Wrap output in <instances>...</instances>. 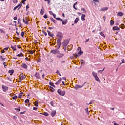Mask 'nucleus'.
Instances as JSON below:
<instances>
[{
    "label": "nucleus",
    "instance_id": "obj_60",
    "mask_svg": "<svg viewBox=\"0 0 125 125\" xmlns=\"http://www.w3.org/2000/svg\"><path fill=\"white\" fill-rule=\"evenodd\" d=\"M13 118L14 120H16V119H17V118L16 116H14L13 117Z\"/></svg>",
    "mask_w": 125,
    "mask_h": 125
},
{
    "label": "nucleus",
    "instance_id": "obj_39",
    "mask_svg": "<svg viewBox=\"0 0 125 125\" xmlns=\"http://www.w3.org/2000/svg\"><path fill=\"white\" fill-rule=\"evenodd\" d=\"M50 105L52 106V107H54V104H53V101H51L50 102Z\"/></svg>",
    "mask_w": 125,
    "mask_h": 125
},
{
    "label": "nucleus",
    "instance_id": "obj_38",
    "mask_svg": "<svg viewBox=\"0 0 125 125\" xmlns=\"http://www.w3.org/2000/svg\"><path fill=\"white\" fill-rule=\"evenodd\" d=\"M12 98H13V99L14 100H15L17 99V96L15 95L14 97H13Z\"/></svg>",
    "mask_w": 125,
    "mask_h": 125
},
{
    "label": "nucleus",
    "instance_id": "obj_41",
    "mask_svg": "<svg viewBox=\"0 0 125 125\" xmlns=\"http://www.w3.org/2000/svg\"><path fill=\"white\" fill-rule=\"evenodd\" d=\"M18 98H22V94H21V93L19 94Z\"/></svg>",
    "mask_w": 125,
    "mask_h": 125
},
{
    "label": "nucleus",
    "instance_id": "obj_50",
    "mask_svg": "<svg viewBox=\"0 0 125 125\" xmlns=\"http://www.w3.org/2000/svg\"><path fill=\"white\" fill-rule=\"evenodd\" d=\"M105 70V68H103V69L102 70H99L98 72L99 73H101V72H103V71Z\"/></svg>",
    "mask_w": 125,
    "mask_h": 125
},
{
    "label": "nucleus",
    "instance_id": "obj_7",
    "mask_svg": "<svg viewBox=\"0 0 125 125\" xmlns=\"http://www.w3.org/2000/svg\"><path fill=\"white\" fill-rule=\"evenodd\" d=\"M21 7H22V4H19L14 8L13 10H16L17 8H18V10H19V9L21 8Z\"/></svg>",
    "mask_w": 125,
    "mask_h": 125
},
{
    "label": "nucleus",
    "instance_id": "obj_62",
    "mask_svg": "<svg viewBox=\"0 0 125 125\" xmlns=\"http://www.w3.org/2000/svg\"><path fill=\"white\" fill-rule=\"evenodd\" d=\"M61 81H62V79L61 78L58 81L60 83V82H61Z\"/></svg>",
    "mask_w": 125,
    "mask_h": 125
},
{
    "label": "nucleus",
    "instance_id": "obj_51",
    "mask_svg": "<svg viewBox=\"0 0 125 125\" xmlns=\"http://www.w3.org/2000/svg\"><path fill=\"white\" fill-rule=\"evenodd\" d=\"M35 106V107H38V102H36L34 104Z\"/></svg>",
    "mask_w": 125,
    "mask_h": 125
},
{
    "label": "nucleus",
    "instance_id": "obj_28",
    "mask_svg": "<svg viewBox=\"0 0 125 125\" xmlns=\"http://www.w3.org/2000/svg\"><path fill=\"white\" fill-rule=\"evenodd\" d=\"M79 22V19L78 18H76L75 20H74V24H77Z\"/></svg>",
    "mask_w": 125,
    "mask_h": 125
},
{
    "label": "nucleus",
    "instance_id": "obj_53",
    "mask_svg": "<svg viewBox=\"0 0 125 125\" xmlns=\"http://www.w3.org/2000/svg\"><path fill=\"white\" fill-rule=\"evenodd\" d=\"M52 15L54 17V18H56V15H55V14L52 13Z\"/></svg>",
    "mask_w": 125,
    "mask_h": 125
},
{
    "label": "nucleus",
    "instance_id": "obj_21",
    "mask_svg": "<svg viewBox=\"0 0 125 125\" xmlns=\"http://www.w3.org/2000/svg\"><path fill=\"white\" fill-rule=\"evenodd\" d=\"M9 74H11V76H12V74L14 73V70L13 69L10 70L8 71Z\"/></svg>",
    "mask_w": 125,
    "mask_h": 125
},
{
    "label": "nucleus",
    "instance_id": "obj_8",
    "mask_svg": "<svg viewBox=\"0 0 125 125\" xmlns=\"http://www.w3.org/2000/svg\"><path fill=\"white\" fill-rule=\"evenodd\" d=\"M82 54H83V51L80 50L78 52V54H73V55H74V56H76V57H78L79 56H80V55H82Z\"/></svg>",
    "mask_w": 125,
    "mask_h": 125
},
{
    "label": "nucleus",
    "instance_id": "obj_30",
    "mask_svg": "<svg viewBox=\"0 0 125 125\" xmlns=\"http://www.w3.org/2000/svg\"><path fill=\"white\" fill-rule=\"evenodd\" d=\"M85 111H86L87 115H89V112H88V108H85Z\"/></svg>",
    "mask_w": 125,
    "mask_h": 125
},
{
    "label": "nucleus",
    "instance_id": "obj_37",
    "mask_svg": "<svg viewBox=\"0 0 125 125\" xmlns=\"http://www.w3.org/2000/svg\"><path fill=\"white\" fill-rule=\"evenodd\" d=\"M30 101V100L27 99L25 100V103L27 104V103H29V102Z\"/></svg>",
    "mask_w": 125,
    "mask_h": 125
},
{
    "label": "nucleus",
    "instance_id": "obj_25",
    "mask_svg": "<svg viewBox=\"0 0 125 125\" xmlns=\"http://www.w3.org/2000/svg\"><path fill=\"white\" fill-rule=\"evenodd\" d=\"M94 78L95 80L97 81V82H99V83H100V79H99V78L98 77V76H97Z\"/></svg>",
    "mask_w": 125,
    "mask_h": 125
},
{
    "label": "nucleus",
    "instance_id": "obj_49",
    "mask_svg": "<svg viewBox=\"0 0 125 125\" xmlns=\"http://www.w3.org/2000/svg\"><path fill=\"white\" fill-rule=\"evenodd\" d=\"M3 65H4L5 68H6V67H7V65L6 64L5 62H3Z\"/></svg>",
    "mask_w": 125,
    "mask_h": 125
},
{
    "label": "nucleus",
    "instance_id": "obj_48",
    "mask_svg": "<svg viewBox=\"0 0 125 125\" xmlns=\"http://www.w3.org/2000/svg\"><path fill=\"white\" fill-rule=\"evenodd\" d=\"M43 17H44V18H45V19H47V15L45 14V15L43 16Z\"/></svg>",
    "mask_w": 125,
    "mask_h": 125
},
{
    "label": "nucleus",
    "instance_id": "obj_40",
    "mask_svg": "<svg viewBox=\"0 0 125 125\" xmlns=\"http://www.w3.org/2000/svg\"><path fill=\"white\" fill-rule=\"evenodd\" d=\"M44 1H47L48 4H50V0H44Z\"/></svg>",
    "mask_w": 125,
    "mask_h": 125
},
{
    "label": "nucleus",
    "instance_id": "obj_15",
    "mask_svg": "<svg viewBox=\"0 0 125 125\" xmlns=\"http://www.w3.org/2000/svg\"><path fill=\"white\" fill-rule=\"evenodd\" d=\"M57 37H58L59 38H62L63 39V35H62V33H61L58 32Z\"/></svg>",
    "mask_w": 125,
    "mask_h": 125
},
{
    "label": "nucleus",
    "instance_id": "obj_10",
    "mask_svg": "<svg viewBox=\"0 0 125 125\" xmlns=\"http://www.w3.org/2000/svg\"><path fill=\"white\" fill-rule=\"evenodd\" d=\"M34 76L36 78V79H38V80H40V79H41V77L40 76V73H39V72H36Z\"/></svg>",
    "mask_w": 125,
    "mask_h": 125
},
{
    "label": "nucleus",
    "instance_id": "obj_14",
    "mask_svg": "<svg viewBox=\"0 0 125 125\" xmlns=\"http://www.w3.org/2000/svg\"><path fill=\"white\" fill-rule=\"evenodd\" d=\"M48 35L49 37H51V38H52L53 36H54V34L53 33H51L50 31L49 30H47Z\"/></svg>",
    "mask_w": 125,
    "mask_h": 125
},
{
    "label": "nucleus",
    "instance_id": "obj_23",
    "mask_svg": "<svg viewBox=\"0 0 125 125\" xmlns=\"http://www.w3.org/2000/svg\"><path fill=\"white\" fill-rule=\"evenodd\" d=\"M11 48L14 50V51H16V45H15L14 46H11Z\"/></svg>",
    "mask_w": 125,
    "mask_h": 125
},
{
    "label": "nucleus",
    "instance_id": "obj_2",
    "mask_svg": "<svg viewBox=\"0 0 125 125\" xmlns=\"http://www.w3.org/2000/svg\"><path fill=\"white\" fill-rule=\"evenodd\" d=\"M56 47H57V49H55V50H52L51 51V53H52L53 54H58V53H59V51L58 50V46H56Z\"/></svg>",
    "mask_w": 125,
    "mask_h": 125
},
{
    "label": "nucleus",
    "instance_id": "obj_58",
    "mask_svg": "<svg viewBox=\"0 0 125 125\" xmlns=\"http://www.w3.org/2000/svg\"><path fill=\"white\" fill-rule=\"evenodd\" d=\"M28 52L30 53V54H33L34 52H33V51H28Z\"/></svg>",
    "mask_w": 125,
    "mask_h": 125
},
{
    "label": "nucleus",
    "instance_id": "obj_13",
    "mask_svg": "<svg viewBox=\"0 0 125 125\" xmlns=\"http://www.w3.org/2000/svg\"><path fill=\"white\" fill-rule=\"evenodd\" d=\"M42 9H41L40 11V14L41 15H43L44 13V9L43 8V7L42 6Z\"/></svg>",
    "mask_w": 125,
    "mask_h": 125
},
{
    "label": "nucleus",
    "instance_id": "obj_20",
    "mask_svg": "<svg viewBox=\"0 0 125 125\" xmlns=\"http://www.w3.org/2000/svg\"><path fill=\"white\" fill-rule=\"evenodd\" d=\"M56 115V111H52L51 113V117H54Z\"/></svg>",
    "mask_w": 125,
    "mask_h": 125
},
{
    "label": "nucleus",
    "instance_id": "obj_56",
    "mask_svg": "<svg viewBox=\"0 0 125 125\" xmlns=\"http://www.w3.org/2000/svg\"><path fill=\"white\" fill-rule=\"evenodd\" d=\"M93 103V101H91L90 103L88 104V105H90V104H92Z\"/></svg>",
    "mask_w": 125,
    "mask_h": 125
},
{
    "label": "nucleus",
    "instance_id": "obj_44",
    "mask_svg": "<svg viewBox=\"0 0 125 125\" xmlns=\"http://www.w3.org/2000/svg\"><path fill=\"white\" fill-rule=\"evenodd\" d=\"M24 35H25V32L23 31L21 32V37H22V38H24Z\"/></svg>",
    "mask_w": 125,
    "mask_h": 125
},
{
    "label": "nucleus",
    "instance_id": "obj_47",
    "mask_svg": "<svg viewBox=\"0 0 125 125\" xmlns=\"http://www.w3.org/2000/svg\"><path fill=\"white\" fill-rule=\"evenodd\" d=\"M25 113H26V111L21 112L20 114V115H23V114H25Z\"/></svg>",
    "mask_w": 125,
    "mask_h": 125
},
{
    "label": "nucleus",
    "instance_id": "obj_6",
    "mask_svg": "<svg viewBox=\"0 0 125 125\" xmlns=\"http://www.w3.org/2000/svg\"><path fill=\"white\" fill-rule=\"evenodd\" d=\"M84 86V84H83L82 85H79L76 84L75 85L74 88L76 90H78V89H79V88H82V87H83V86Z\"/></svg>",
    "mask_w": 125,
    "mask_h": 125
},
{
    "label": "nucleus",
    "instance_id": "obj_1",
    "mask_svg": "<svg viewBox=\"0 0 125 125\" xmlns=\"http://www.w3.org/2000/svg\"><path fill=\"white\" fill-rule=\"evenodd\" d=\"M57 92L61 96H65V94H66V92H65V91H61L60 89H58Z\"/></svg>",
    "mask_w": 125,
    "mask_h": 125
},
{
    "label": "nucleus",
    "instance_id": "obj_33",
    "mask_svg": "<svg viewBox=\"0 0 125 125\" xmlns=\"http://www.w3.org/2000/svg\"><path fill=\"white\" fill-rule=\"evenodd\" d=\"M115 24V22L114 21H110V26H113Z\"/></svg>",
    "mask_w": 125,
    "mask_h": 125
},
{
    "label": "nucleus",
    "instance_id": "obj_34",
    "mask_svg": "<svg viewBox=\"0 0 125 125\" xmlns=\"http://www.w3.org/2000/svg\"><path fill=\"white\" fill-rule=\"evenodd\" d=\"M100 34L101 35V36H102V37H103L104 38H105V35L102 33V32H100Z\"/></svg>",
    "mask_w": 125,
    "mask_h": 125
},
{
    "label": "nucleus",
    "instance_id": "obj_45",
    "mask_svg": "<svg viewBox=\"0 0 125 125\" xmlns=\"http://www.w3.org/2000/svg\"><path fill=\"white\" fill-rule=\"evenodd\" d=\"M12 1L13 2V3L15 4L17 2H18V0H12Z\"/></svg>",
    "mask_w": 125,
    "mask_h": 125
},
{
    "label": "nucleus",
    "instance_id": "obj_17",
    "mask_svg": "<svg viewBox=\"0 0 125 125\" xmlns=\"http://www.w3.org/2000/svg\"><path fill=\"white\" fill-rule=\"evenodd\" d=\"M81 20L82 21H84L85 20V15L82 14L81 16Z\"/></svg>",
    "mask_w": 125,
    "mask_h": 125
},
{
    "label": "nucleus",
    "instance_id": "obj_61",
    "mask_svg": "<svg viewBox=\"0 0 125 125\" xmlns=\"http://www.w3.org/2000/svg\"><path fill=\"white\" fill-rule=\"evenodd\" d=\"M29 7L28 5H27L26 6V10H27V9H28L29 8Z\"/></svg>",
    "mask_w": 125,
    "mask_h": 125
},
{
    "label": "nucleus",
    "instance_id": "obj_35",
    "mask_svg": "<svg viewBox=\"0 0 125 125\" xmlns=\"http://www.w3.org/2000/svg\"><path fill=\"white\" fill-rule=\"evenodd\" d=\"M50 20L53 22V23H55H55H56L55 22H56V21L54 20L53 18H51Z\"/></svg>",
    "mask_w": 125,
    "mask_h": 125
},
{
    "label": "nucleus",
    "instance_id": "obj_24",
    "mask_svg": "<svg viewBox=\"0 0 125 125\" xmlns=\"http://www.w3.org/2000/svg\"><path fill=\"white\" fill-rule=\"evenodd\" d=\"M117 15L118 16H123V15H124V14L122 12H119L117 13Z\"/></svg>",
    "mask_w": 125,
    "mask_h": 125
},
{
    "label": "nucleus",
    "instance_id": "obj_3",
    "mask_svg": "<svg viewBox=\"0 0 125 125\" xmlns=\"http://www.w3.org/2000/svg\"><path fill=\"white\" fill-rule=\"evenodd\" d=\"M62 38L59 37V38L57 40V42H58V49H59L60 48V46H61V40H62Z\"/></svg>",
    "mask_w": 125,
    "mask_h": 125
},
{
    "label": "nucleus",
    "instance_id": "obj_64",
    "mask_svg": "<svg viewBox=\"0 0 125 125\" xmlns=\"http://www.w3.org/2000/svg\"><path fill=\"white\" fill-rule=\"evenodd\" d=\"M4 50H6V51L8 50V48H5L4 49Z\"/></svg>",
    "mask_w": 125,
    "mask_h": 125
},
{
    "label": "nucleus",
    "instance_id": "obj_36",
    "mask_svg": "<svg viewBox=\"0 0 125 125\" xmlns=\"http://www.w3.org/2000/svg\"><path fill=\"white\" fill-rule=\"evenodd\" d=\"M42 32H43V33L44 34V35H45V36H47V33H46V32L44 31V30H42Z\"/></svg>",
    "mask_w": 125,
    "mask_h": 125
},
{
    "label": "nucleus",
    "instance_id": "obj_32",
    "mask_svg": "<svg viewBox=\"0 0 125 125\" xmlns=\"http://www.w3.org/2000/svg\"><path fill=\"white\" fill-rule=\"evenodd\" d=\"M43 115H44V116H45L46 117L49 116V114L47 112L44 113Z\"/></svg>",
    "mask_w": 125,
    "mask_h": 125
},
{
    "label": "nucleus",
    "instance_id": "obj_46",
    "mask_svg": "<svg viewBox=\"0 0 125 125\" xmlns=\"http://www.w3.org/2000/svg\"><path fill=\"white\" fill-rule=\"evenodd\" d=\"M25 1H27V0H23L21 2V3L25 4Z\"/></svg>",
    "mask_w": 125,
    "mask_h": 125
},
{
    "label": "nucleus",
    "instance_id": "obj_5",
    "mask_svg": "<svg viewBox=\"0 0 125 125\" xmlns=\"http://www.w3.org/2000/svg\"><path fill=\"white\" fill-rule=\"evenodd\" d=\"M19 79H20L19 82H22V81H23V80H25V79H26V76L25 75H24V74L23 73H21L19 76Z\"/></svg>",
    "mask_w": 125,
    "mask_h": 125
},
{
    "label": "nucleus",
    "instance_id": "obj_31",
    "mask_svg": "<svg viewBox=\"0 0 125 125\" xmlns=\"http://www.w3.org/2000/svg\"><path fill=\"white\" fill-rule=\"evenodd\" d=\"M81 10L82 11H83L84 13H86V10H85V9H84V8H81Z\"/></svg>",
    "mask_w": 125,
    "mask_h": 125
},
{
    "label": "nucleus",
    "instance_id": "obj_55",
    "mask_svg": "<svg viewBox=\"0 0 125 125\" xmlns=\"http://www.w3.org/2000/svg\"><path fill=\"white\" fill-rule=\"evenodd\" d=\"M56 19L57 20H60V21H61V20H62V19H61L60 18H56Z\"/></svg>",
    "mask_w": 125,
    "mask_h": 125
},
{
    "label": "nucleus",
    "instance_id": "obj_43",
    "mask_svg": "<svg viewBox=\"0 0 125 125\" xmlns=\"http://www.w3.org/2000/svg\"><path fill=\"white\" fill-rule=\"evenodd\" d=\"M55 84H56V85H59V84H60V83L58 81H57V82H56L55 83Z\"/></svg>",
    "mask_w": 125,
    "mask_h": 125
},
{
    "label": "nucleus",
    "instance_id": "obj_52",
    "mask_svg": "<svg viewBox=\"0 0 125 125\" xmlns=\"http://www.w3.org/2000/svg\"><path fill=\"white\" fill-rule=\"evenodd\" d=\"M63 49L66 52L67 51V50H66V49L67 48V46H63Z\"/></svg>",
    "mask_w": 125,
    "mask_h": 125
},
{
    "label": "nucleus",
    "instance_id": "obj_9",
    "mask_svg": "<svg viewBox=\"0 0 125 125\" xmlns=\"http://www.w3.org/2000/svg\"><path fill=\"white\" fill-rule=\"evenodd\" d=\"M61 22H62V25H66L68 23V20L66 19L63 21V20H61Z\"/></svg>",
    "mask_w": 125,
    "mask_h": 125
},
{
    "label": "nucleus",
    "instance_id": "obj_54",
    "mask_svg": "<svg viewBox=\"0 0 125 125\" xmlns=\"http://www.w3.org/2000/svg\"><path fill=\"white\" fill-rule=\"evenodd\" d=\"M121 61H122L121 64H124V63H125V61H124V59H122V60H121Z\"/></svg>",
    "mask_w": 125,
    "mask_h": 125
},
{
    "label": "nucleus",
    "instance_id": "obj_22",
    "mask_svg": "<svg viewBox=\"0 0 125 125\" xmlns=\"http://www.w3.org/2000/svg\"><path fill=\"white\" fill-rule=\"evenodd\" d=\"M21 66L23 67L24 69H27V68H28V66L26 65L25 63H22Z\"/></svg>",
    "mask_w": 125,
    "mask_h": 125
},
{
    "label": "nucleus",
    "instance_id": "obj_57",
    "mask_svg": "<svg viewBox=\"0 0 125 125\" xmlns=\"http://www.w3.org/2000/svg\"><path fill=\"white\" fill-rule=\"evenodd\" d=\"M88 41H89V38L86 39L85 41V43H86V42H88Z\"/></svg>",
    "mask_w": 125,
    "mask_h": 125
},
{
    "label": "nucleus",
    "instance_id": "obj_11",
    "mask_svg": "<svg viewBox=\"0 0 125 125\" xmlns=\"http://www.w3.org/2000/svg\"><path fill=\"white\" fill-rule=\"evenodd\" d=\"M80 62L81 63V67L85 65V62L83 60H81Z\"/></svg>",
    "mask_w": 125,
    "mask_h": 125
},
{
    "label": "nucleus",
    "instance_id": "obj_16",
    "mask_svg": "<svg viewBox=\"0 0 125 125\" xmlns=\"http://www.w3.org/2000/svg\"><path fill=\"white\" fill-rule=\"evenodd\" d=\"M59 54L58 55H57V58H61L62 57H63V56H64V54H60V53H58Z\"/></svg>",
    "mask_w": 125,
    "mask_h": 125
},
{
    "label": "nucleus",
    "instance_id": "obj_59",
    "mask_svg": "<svg viewBox=\"0 0 125 125\" xmlns=\"http://www.w3.org/2000/svg\"><path fill=\"white\" fill-rule=\"evenodd\" d=\"M33 110H34V111H37V110H38V108L37 107H33Z\"/></svg>",
    "mask_w": 125,
    "mask_h": 125
},
{
    "label": "nucleus",
    "instance_id": "obj_26",
    "mask_svg": "<svg viewBox=\"0 0 125 125\" xmlns=\"http://www.w3.org/2000/svg\"><path fill=\"white\" fill-rule=\"evenodd\" d=\"M92 75L94 77V78H95V77L97 76V73H96L95 72L93 71L92 72Z\"/></svg>",
    "mask_w": 125,
    "mask_h": 125
},
{
    "label": "nucleus",
    "instance_id": "obj_27",
    "mask_svg": "<svg viewBox=\"0 0 125 125\" xmlns=\"http://www.w3.org/2000/svg\"><path fill=\"white\" fill-rule=\"evenodd\" d=\"M23 22L25 23V24H26V25H28V24H29V22L28 21H27V20L25 21V19H23Z\"/></svg>",
    "mask_w": 125,
    "mask_h": 125
},
{
    "label": "nucleus",
    "instance_id": "obj_12",
    "mask_svg": "<svg viewBox=\"0 0 125 125\" xmlns=\"http://www.w3.org/2000/svg\"><path fill=\"white\" fill-rule=\"evenodd\" d=\"M108 9H109L108 7H103L100 9V11H105L108 10Z\"/></svg>",
    "mask_w": 125,
    "mask_h": 125
},
{
    "label": "nucleus",
    "instance_id": "obj_29",
    "mask_svg": "<svg viewBox=\"0 0 125 125\" xmlns=\"http://www.w3.org/2000/svg\"><path fill=\"white\" fill-rule=\"evenodd\" d=\"M16 56L19 57H23V54H22V52H21L20 54H18Z\"/></svg>",
    "mask_w": 125,
    "mask_h": 125
},
{
    "label": "nucleus",
    "instance_id": "obj_42",
    "mask_svg": "<svg viewBox=\"0 0 125 125\" xmlns=\"http://www.w3.org/2000/svg\"><path fill=\"white\" fill-rule=\"evenodd\" d=\"M0 58L1 59V60H2V61H5V58H3L2 56H0Z\"/></svg>",
    "mask_w": 125,
    "mask_h": 125
},
{
    "label": "nucleus",
    "instance_id": "obj_63",
    "mask_svg": "<svg viewBox=\"0 0 125 125\" xmlns=\"http://www.w3.org/2000/svg\"><path fill=\"white\" fill-rule=\"evenodd\" d=\"M64 63H65V61H62L61 62L62 64H64Z\"/></svg>",
    "mask_w": 125,
    "mask_h": 125
},
{
    "label": "nucleus",
    "instance_id": "obj_18",
    "mask_svg": "<svg viewBox=\"0 0 125 125\" xmlns=\"http://www.w3.org/2000/svg\"><path fill=\"white\" fill-rule=\"evenodd\" d=\"M2 89H3V91H4V92H5V91H6V90H8V87L6 86H2Z\"/></svg>",
    "mask_w": 125,
    "mask_h": 125
},
{
    "label": "nucleus",
    "instance_id": "obj_4",
    "mask_svg": "<svg viewBox=\"0 0 125 125\" xmlns=\"http://www.w3.org/2000/svg\"><path fill=\"white\" fill-rule=\"evenodd\" d=\"M69 41L68 39L64 40L62 43V46H67L68 44H69Z\"/></svg>",
    "mask_w": 125,
    "mask_h": 125
},
{
    "label": "nucleus",
    "instance_id": "obj_19",
    "mask_svg": "<svg viewBox=\"0 0 125 125\" xmlns=\"http://www.w3.org/2000/svg\"><path fill=\"white\" fill-rule=\"evenodd\" d=\"M120 30V28L118 26H114L113 28V31H119Z\"/></svg>",
    "mask_w": 125,
    "mask_h": 125
}]
</instances>
